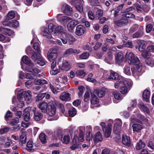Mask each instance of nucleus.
Here are the masks:
<instances>
[{"label": "nucleus", "instance_id": "55", "mask_svg": "<svg viewBox=\"0 0 154 154\" xmlns=\"http://www.w3.org/2000/svg\"><path fill=\"white\" fill-rule=\"evenodd\" d=\"M6 39V42H9L11 40V39L8 37H6L5 36L0 33V41H3Z\"/></svg>", "mask_w": 154, "mask_h": 154}, {"label": "nucleus", "instance_id": "58", "mask_svg": "<svg viewBox=\"0 0 154 154\" xmlns=\"http://www.w3.org/2000/svg\"><path fill=\"white\" fill-rule=\"evenodd\" d=\"M33 47L34 49L38 52H39L40 51V47L39 43L37 42H35L34 43Z\"/></svg>", "mask_w": 154, "mask_h": 154}, {"label": "nucleus", "instance_id": "64", "mask_svg": "<svg viewBox=\"0 0 154 154\" xmlns=\"http://www.w3.org/2000/svg\"><path fill=\"white\" fill-rule=\"evenodd\" d=\"M137 116L141 120L146 122L148 121V119L146 118L145 117L143 116L140 114H138L137 115Z\"/></svg>", "mask_w": 154, "mask_h": 154}, {"label": "nucleus", "instance_id": "12", "mask_svg": "<svg viewBox=\"0 0 154 154\" xmlns=\"http://www.w3.org/2000/svg\"><path fill=\"white\" fill-rule=\"evenodd\" d=\"M79 23L78 21L73 20H72L69 22L67 26V27L68 30L70 32L73 31L75 26Z\"/></svg>", "mask_w": 154, "mask_h": 154}, {"label": "nucleus", "instance_id": "50", "mask_svg": "<svg viewBox=\"0 0 154 154\" xmlns=\"http://www.w3.org/2000/svg\"><path fill=\"white\" fill-rule=\"evenodd\" d=\"M24 120L26 122H28L30 120V113L28 111L25 112L23 114Z\"/></svg>", "mask_w": 154, "mask_h": 154}, {"label": "nucleus", "instance_id": "59", "mask_svg": "<svg viewBox=\"0 0 154 154\" xmlns=\"http://www.w3.org/2000/svg\"><path fill=\"white\" fill-rule=\"evenodd\" d=\"M79 92L78 93V95L79 97H81L84 91L85 90V88L82 86L79 87Z\"/></svg>", "mask_w": 154, "mask_h": 154}, {"label": "nucleus", "instance_id": "34", "mask_svg": "<svg viewBox=\"0 0 154 154\" xmlns=\"http://www.w3.org/2000/svg\"><path fill=\"white\" fill-rule=\"evenodd\" d=\"M145 143L141 140H140L137 143L135 148L137 150H140L145 146Z\"/></svg>", "mask_w": 154, "mask_h": 154}, {"label": "nucleus", "instance_id": "19", "mask_svg": "<svg viewBox=\"0 0 154 154\" xmlns=\"http://www.w3.org/2000/svg\"><path fill=\"white\" fill-rule=\"evenodd\" d=\"M133 130L134 133H139L143 128V126L141 124H134L132 125Z\"/></svg>", "mask_w": 154, "mask_h": 154}, {"label": "nucleus", "instance_id": "9", "mask_svg": "<svg viewBox=\"0 0 154 154\" xmlns=\"http://www.w3.org/2000/svg\"><path fill=\"white\" fill-rule=\"evenodd\" d=\"M117 121V122L115 124L113 131L116 134H120L122 122L120 119H118Z\"/></svg>", "mask_w": 154, "mask_h": 154}, {"label": "nucleus", "instance_id": "3", "mask_svg": "<svg viewBox=\"0 0 154 154\" xmlns=\"http://www.w3.org/2000/svg\"><path fill=\"white\" fill-rule=\"evenodd\" d=\"M100 125L101 126L104 136L106 137H109L111 134L112 130V125L110 123L106 126L104 122H101Z\"/></svg>", "mask_w": 154, "mask_h": 154}, {"label": "nucleus", "instance_id": "62", "mask_svg": "<svg viewBox=\"0 0 154 154\" xmlns=\"http://www.w3.org/2000/svg\"><path fill=\"white\" fill-rule=\"evenodd\" d=\"M11 26L13 27H17L19 26V22L16 20H12L11 21Z\"/></svg>", "mask_w": 154, "mask_h": 154}, {"label": "nucleus", "instance_id": "32", "mask_svg": "<svg viewBox=\"0 0 154 154\" xmlns=\"http://www.w3.org/2000/svg\"><path fill=\"white\" fill-rule=\"evenodd\" d=\"M82 0H75V6L77 10H82L83 7L82 5Z\"/></svg>", "mask_w": 154, "mask_h": 154}, {"label": "nucleus", "instance_id": "30", "mask_svg": "<svg viewBox=\"0 0 154 154\" xmlns=\"http://www.w3.org/2000/svg\"><path fill=\"white\" fill-rule=\"evenodd\" d=\"M63 35V37L65 36L66 38H61V40L63 44H66L67 43V41L69 40L70 38H72V36L67 33H64Z\"/></svg>", "mask_w": 154, "mask_h": 154}, {"label": "nucleus", "instance_id": "8", "mask_svg": "<svg viewBox=\"0 0 154 154\" xmlns=\"http://www.w3.org/2000/svg\"><path fill=\"white\" fill-rule=\"evenodd\" d=\"M56 108L54 104L52 103H49V106L47 109V113L50 116H54L56 113Z\"/></svg>", "mask_w": 154, "mask_h": 154}, {"label": "nucleus", "instance_id": "16", "mask_svg": "<svg viewBox=\"0 0 154 154\" xmlns=\"http://www.w3.org/2000/svg\"><path fill=\"white\" fill-rule=\"evenodd\" d=\"M52 62L51 65L52 70L50 71V73L52 75H56L60 72V70L58 69H56V62L55 61Z\"/></svg>", "mask_w": 154, "mask_h": 154}, {"label": "nucleus", "instance_id": "2", "mask_svg": "<svg viewBox=\"0 0 154 154\" xmlns=\"http://www.w3.org/2000/svg\"><path fill=\"white\" fill-rule=\"evenodd\" d=\"M125 57L130 65L137 66L141 64L139 58L132 52L126 53Z\"/></svg>", "mask_w": 154, "mask_h": 154}, {"label": "nucleus", "instance_id": "31", "mask_svg": "<svg viewBox=\"0 0 154 154\" xmlns=\"http://www.w3.org/2000/svg\"><path fill=\"white\" fill-rule=\"evenodd\" d=\"M70 68L69 63L66 60L63 61L61 69L66 70H68Z\"/></svg>", "mask_w": 154, "mask_h": 154}, {"label": "nucleus", "instance_id": "39", "mask_svg": "<svg viewBox=\"0 0 154 154\" xmlns=\"http://www.w3.org/2000/svg\"><path fill=\"white\" fill-rule=\"evenodd\" d=\"M89 53L88 52H85L78 55L79 59H86L89 57Z\"/></svg>", "mask_w": 154, "mask_h": 154}, {"label": "nucleus", "instance_id": "22", "mask_svg": "<svg viewBox=\"0 0 154 154\" xmlns=\"http://www.w3.org/2000/svg\"><path fill=\"white\" fill-rule=\"evenodd\" d=\"M78 138L75 136V138H73L72 141V145L70 147V148L72 150H75L79 148V140Z\"/></svg>", "mask_w": 154, "mask_h": 154}, {"label": "nucleus", "instance_id": "35", "mask_svg": "<svg viewBox=\"0 0 154 154\" xmlns=\"http://www.w3.org/2000/svg\"><path fill=\"white\" fill-rule=\"evenodd\" d=\"M57 33H63V35L64 33H66L63 28L61 26H58L55 28L54 30H53V34H55Z\"/></svg>", "mask_w": 154, "mask_h": 154}, {"label": "nucleus", "instance_id": "53", "mask_svg": "<svg viewBox=\"0 0 154 154\" xmlns=\"http://www.w3.org/2000/svg\"><path fill=\"white\" fill-rule=\"evenodd\" d=\"M140 26L136 24H135L133 25L131 27L129 30L130 32L132 33L134 32H135L138 29V30H139V27Z\"/></svg>", "mask_w": 154, "mask_h": 154}, {"label": "nucleus", "instance_id": "13", "mask_svg": "<svg viewBox=\"0 0 154 154\" xmlns=\"http://www.w3.org/2000/svg\"><path fill=\"white\" fill-rule=\"evenodd\" d=\"M62 14H59L57 15L58 21L62 23H64L71 20L72 18L70 17L63 16L61 17Z\"/></svg>", "mask_w": 154, "mask_h": 154}, {"label": "nucleus", "instance_id": "29", "mask_svg": "<svg viewBox=\"0 0 154 154\" xmlns=\"http://www.w3.org/2000/svg\"><path fill=\"white\" fill-rule=\"evenodd\" d=\"M139 108L145 114H148L149 112V109L143 103L140 104Z\"/></svg>", "mask_w": 154, "mask_h": 154}, {"label": "nucleus", "instance_id": "61", "mask_svg": "<svg viewBox=\"0 0 154 154\" xmlns=\"http://www.w3.org/2000/svg\"><path fill=\"white\" fill-rule=\"evenodd\" d=\"M45 96V94H38L36 97V100L38 101L42 100Z\"/></svg>", "mask_w": 154, "mask_h": 154}, {"label": "nucleus", "instance_id": "1", "mask_svg": "<svg viewBox=\"0 0 154 154\" xmlns=\"http://www.w3.org/2000/svg\"><path fill=\"white\" fill-rule=\"evenodd\" d=\"M22 60L24 63L29 65L25 68V70L26 71L32 73L34 72L35 73H37L40 72L39 70L33 66V63L27 56H23L22 58Z\"/></svg>", "mask_w": 154, "mask_h": 154}, {"label": "nucleus", "instance_id": "36", "mask_svg": "<svg viewBox=\"0 0 154 154\" xmlns=\"http://www.w3.org/2000/svg\"><path fill=\"white\" fill-rule=\"evenodd\" d=\"M26 149L28 151L33 152L34 150L32 148L33 146V142L32 140H29L27 143Z\"/></svg>", "mask_w": 154, "mask_h": 154}, {"label": "nucleus", "instance_id": "49", "mask_svg": "<svg viewBox=\"0 0 154 154\" xmlns=\"http://www.w3.org/2000/svg\"><path fill=\"white\" fill-rule=\"evenodd\" d=\"M146 63L148 65L152 67L154 66V59L148 58L145 61Z\"/></svg>", "mask_w": 154, "mask_h": 154}, {"label": "nucleus", "instance_id": "4", "mask_svg": "<svg viewBox=\"0 0 154 154\" xmlns=\"http://www.w3.org/2000/svg\"><path fill=\"white\" fill-rule=\"evenodd\" d=\"M108 79H112L119 81L120 83L123 82L124 83H127V80L122 76L119 75V74L112 71H111L110 76L107 78Z\"/></svg>", "mask_w": 154, "mask_h": 154}, {"label": "nucleus", "instance_id": "11", "mask_svg": "<svg viewBox=\"0 0 154 154\" xmlns=\"http://www.w3.org/2000/svg\"><path fill=\"white\" fill-rule=\"evenodd\" d=\"M120 84H122V85L120 88V91L123 94H127L128 92V88L129 87V83L127 81V83H124L123 82L120 83Z\"/></svg>", "mask_w": 154, "mask_h": 154}, {"label": "nucleus", "instance_id": "42", "mask_svg": "<svg viewBox=\"0 0 154 154\" xmlns=\"http://www.w3.org/2000/svg\"><path fill=\"white\" fill-rule=\"evenodd\" d=\"M122 16L128 18H132L134 17L133 14L130 12H125V11H124V13L122 14Z\"/></svg>", "mask_w": 154, "mask_h": 154}, {"label": "nucleus", "instance_id": "20", "mask_svg": "<svg viewBox=\"0 0 154 154\" xmlns=\"http://www.w3.org/2000/svg\"><path fill=\"white\" fill-rule=\"evenodd\" d=\"M115 57L116 62L118 63H120L123 60L124 55L122 53H116L115 54Z\"/></svg>", "mask_w": 154, "mask_h": 154}, {"label": "nucleus", "instance_id": "23", "mask_svg": "<svg viewBox=\"0 0 154 154\" xmlns=\"http://www.w3.org/2000/svg\"><path fill=\"white\" fill-rule=\"evenodd\" d=\"M24 98L26 103H29L31 102L32 101L31 99V92L29 91L25 92Z\"/></svg>", "mask_w": 154, "mask_h": 154}, {"label": "nucleus", "instance_id": "33", "mask_svg": "<svg viewBox=\"0 0 154 154\" xmlns=\"http://www.w3.org/2000/svg\"><path fill=\"white\" fill-rule=\"evenodd\" d=\"M150 95V92L148 90H146L144 91L143 94V97L144 100L146 102L149 101Z\"/></svg>", "mask_w": 154, "mask_h": 154}, {"label": "nucleus", "instance_id": "63", "mask_svg": "<svg viewBox=\"0 0 154 154\" xmlns=\"http://www.w3.org/2000/svg\"><path fill=\"white\" fill-rule=\"evenodd\" d=\"M19 122V119L17 118H15L11 122L10 124L13 126L18 124Z\"/></svg>", "mask_w": 154, "mask_h": 154}, {"label": "nucleus", "instance_id": "43", "mask_svg": "<svg viewBox=\"0 0 154 154\" xmlns=\"http://www.w3.org/2000/svg\"><path fill=\"white\" fill-rule=\"evenodd\" d=\"M75 74L77 76L82 78L85 76L86 74L83 70H78L76 72Z\"/></svg>", "mask_w": 154, "mask_h": 154}, {"label": "nucleus", "instance_id": "6", "mask_svg": "<svg viewBox=\"0 0 154 154\" xmlns=\"http://www.w3.org/2000/svg\"><path fill=\"white\" fill-rule=\"evenodd\" d=\"M58 53L56 49H50L47 53V57L51 62L56 61L58 56Z\"/></svg>", "mask_w": 154, "mask_h": 154}, {"label": "nucleus", "instance_id": "10", "mask_svg": "<svg viewBox=\"0 0 154 154\" xmlns=\"http://www.w3.org/2000/svg\"><path fill=\"white\" fill-rule=\"evenodd\" d=\"M85 31L86 29L85 27L84 26L80 25L77 26L75 33L78 36H81L85 33Z\"/></svg>", "mask_w": 154, "mask_h": 154}, {"label": "nucleus", "instance_id": "57", "mask_svg": "<svg viewBox=\"0 0 154 154\" xmlns=\"http://www.w3.org/2000/svg\"><path fill=\"white\" fill-rule=\"evenodd\" d=\"M92 138V135L91 132H87L85 137L86 140L88 141H90L91 140Z\"/></svg>", "mask_w": 154, "mask_h": 154}, {"label": "nucleus", "instance_id": "7", "mask_svg": "<svg viewBox=\"0 0 154 154\" xmlns=\"http://www.w3.org/2000/svg\"><path fill=\"white\" fill-rule=\"evenodd\" d=\"M54 27V26L53 24H49L48 25V29L47 30L45 29L42 32L43 35L47 38H51V34H53Z\"/></svg>", "mask_w": 154, "mask_h": 154}, {"label": "nucleus", "instance_id": "45", "mask_svg": "<svg viewBox=\"0 0 154 154\" xmlns=\"http://www.w3.org/2000/svg\"><path fill=\"white\" fill-rule=\"evenodd\" d=\"M62 142L65 144H68L70 141V137L69 135H65L61 139Z\"/></svg>", "mask_w": 154, "mask_h": 154}, {"label": "nucleus", "instance_id": "52", "mask_svg": "<svg viewBox=\"0 0 154 154\" xmlns=\"http://www.w3.org/2000/svg\"><path fill=\"white\" fill-rule=\"evenodd\" d=\"M15 14L14 11H11L9 12L7 14V19L10 20L13 18L15 16Z\"/></svg>", "mask_w": 154, "mask_h": 154}, {"label": "nucleus", "instance_id": "40", "mask_svg": "<svg viewBox=\"0 0 154 154\" xmlns=\"http://www.w3.org/2000/svg\"><path fill=\"white\" fill-rule=\"evenodd\" d=\"M26 132H24L22 133V135L20 137V141L22 144H25L26 142Z\"/></svg>", "mask_w": 154, "mask_h": 154}, {"label": "nucleus", "instance_id": "17", "mask_svg": "<svg viewBox=\"0 0 154 154\" xmlns=\"http://www.w3.org/2000/svg\"><path fill=\"white\" fill-rule=\"evenodd\" d=\"M60 99L63 101L69 100L70 99V95L68 93L63 92L60 95Z\"/></svg>", "mask_w": 154, "mask_h": 154}, {"label": "nucleus", "instance_id": "60", "mask_svg": "<svg viewBox=\"0 0 154 154\" xmlns=\"http://www.w3.org/2000/svg\"><path fill=\"white\" fill-rule=\"evenodd\" d=\"M124 11L122 10H115L114 12V16L116 17L118 16H122V14H123Z\"/></svg>", "mask_w": 154, "mask_h": 154}, {"label": "nucleus", "instance_id": "44", "mask_svg": "<svg viewBox=\"0 0 154 154\" xmlns=\"http://www.w3.org/2000/svg\"><path fill=\"white\" fill-rule=\"evenodd\" d=\"M75 136L78 138L79 143L80 142H82L84 140V134L82 131H80L79 134V137H78L77 135H75L73 138H75Z\"/></svg>", "mask_w": 154, "mask_h": 154}, {"label": "nucleus", "instance_id": "38", "mask_svg": "<svg viewBox=\"0 0 154 154\" xmlns=\"http://www.w3.org/2000/svg\"><path fill=\"white\" fill-rule=\"evenodd\" d=\"M39 138L42 143L45 144L46 143V136L44 133H41L39 135Z\"/></svg>", "mask_w": 154, "mask_h": 154}, {"label": "nucleus", "instance_id": "54", "mask_svg": "<svg viewBox=\"0 0 154 154\" xmlns=\"http://www.w3.org/2000/svg\"><path fill=\"white\" fill-rule=\"evenodd\" d=\"M13 33V32L11 31L10 29L7 28H5L4 32H3V34H7L8 35H11Z\"/></svg>", "mask_w": 154, "mask_h": 154}, {"label": "nucleus", "instance_id": "15", "mask_svg": "<svg viewBox=\"0 0 154 154\" xmlns=\"http://www.w3.org/2000/svg\"><path fill=\"white\" fill-rule=\"evenodd\" d=\"M137 43L138 46L139 50L140 51H143L147 45L146 42L143 40H139Z\"/></svg>", "mask_w": 154, "mask_h": 154}, {"label": "nucleus", "instance_id": "14", "mask_svg": "<svg viewBox=\"0 0 154 154\" xmlns=\"http://www.w3.org/2000/svg\"><path fill=\"white\" fill-rule=\"evenodd\" d=\"M48 106L49 103L48 104L45 102L40 103L38 105L39 108L42 112L44 113L47 112Z\"/></svg>", "mask_w": 154, "mask_h": 154}, {"label": "nucleus", "instance_id": "24", "mask_svg": "<svg viewBox=\"0 0 154 154\" xmlns=\"http://www.w3.org/2000/svg\"><path fill=\"white\" fill-rule=\"evenodd\" d=\"M139 30L138 31L136 32L133 35V38H139L142 37L143 35V27L142 26H140L139 27Z\"/></svg>", "mask_w": 154, "mask_h": 154}, {"label": "nucleus", "instance_id": "5", "mask_svg": "<svg viewBox=\"0 0 154 154\" xmlns=\"http://www.w3.org/2000/svg\"><path fill=\"white\" fill-rule=\"evenodd\" d=\"M142 66L141 64L136 66L135 68L133 67L131 68V71L133 75L136 79H139V77L143 73V71L142 70Z\"/></svg>", "mask_w": 154, "mask_h": 154}, {"label": "nucleus", "instance_id": "48", "mask_svg": "<svg viewBox=\"0 0 154 154\" xmlns=\"http://www.w3.org/2000/svg\"><path fill=\"white\" fill-rule=\"evenodd\" d=\"M112 94L114 98L116 99L120 100L122 98L121 94L118 91H114L112 92Z\"/></svg>", "mask_w": 154, "mask_h": 154}, {"label": "nucleus", "instance_id": "46", "mask_svg": "<svg viewBox=\"0 0 154 154\" xmlns=\"http://www.w3.org/2000/svg\"><path fill=\"white\" fill-rule=\"evenodd\" d=\"M76 114V111L74 108L72 107L70 108L69 110V116L72 117L74 116Z\"/></svg>", "mask_w": 154, "mask_h": 154}, {"label": "nucleus", "instance_id": "21", "mask_svg": "<svg viewBox=\"0 0 154 154\" xmlns=\"http://www.w3.org/2000/svg\"><path fill=\"white\" fill-rule=\"evenodd\" d=\"M102 140L101 134L100 132H97L94 135L93 138V140L94 143H97L99 141H101Z\"/></svg>", "mask_w": 154, "mask_h": 154}, {"label": "nucleus", "instance_id": "26", "mask_svg": "<svg viewBox=\"0 0 154 154\" xmlns=\"http://www.w3.org/2000/svg\"><path fill=\"white\" fill-rule=\"evenodd\" d=\"M79 53V52L76 50L72 48H70L67 50L64 53V56L69 55L72 54H78Z\"/></svg>", "mask_w": 154, "mask_h": 154}, {"label": "nucleus", "instance_id": "18", "mask_svg": "<svg viewBox=\"0 0 154 154\" xmlns=\"http://www.w3.org/2000/svg\"><path fill=\"white\" fill-rule=\"evenodd\" d=\"M114 22L115 24L119 26H122L128 23V20H127L122 18L118 20H114Z\"/></svg>", "mask_w": 154, "mask_h": 154}, {"label": "nucleus", "instance_id": "37", "mask_svg": "<svg viewBox=\"0 0 154 154\" xmlns=\"http://www.w3.org/2000/svg\"><path fill=\"white\" fill-rule=\"evenodd\" d=\"M94 92L99 97H102L105 94L104 91L102 90L96 89Z\"/></svg>", "mask_w": 154, "mask_h": 154}, {"label": "nucleus", "instance_id": "51", "mask_svg": "<svg viewBox=\"0 0 154 154\" xmlns=\"http://www.w3.org/2000/svg\"><path fill=\"white\" fill-rule=\"evenodd\" d=\"M36 61L37 64L41 66H43L45 64V60L42 57Z\"/></svg>", "mask_w": 154, "mask_h": 154}, {"label": "nucleus", "instance_id": "56", "mask_svg": "<svg viewBox=\"0 0 154 154\" xmlns=\"http://www.w3.org/2000/svg\"><path fill=\"white\" fill-rule=\"evenodd\" d=\"M90 99V94L88 91H86L84 97V100L85 102L89 101Z\"/></svg>", "mask_w": 154, "mask_h": 154}, {"label": "nucleus", "instance_id": "47", "mask_svg": "<svg viewBox=\"0 0 154 154\" xmlns=\"http://www.w3.org/2000/svg\"><path fill=\"white\" fill-rule=\"evenodd\" d=\"M42 56L39 53H36L34 52L32 56V58L35 61H36L38 59H39Z\"/></svg>", "mask_w": 154, "mask_h": 154}, {"label": "nucleus", "instance_id": "25", "mask_svg": "<svg viewBox=\"0 0 154 154\" xmlns=\"http://www.w3.org/2000/svg\"><path fill=\"white\" fill-rule=\"evenodd\" d=\"M122 142L125 145L129 146L130 144V137L126 135H123L122 136Z\"/></svg>", "mask_w": 154, "mask_h": 154}, {"label": "nucleus", "instance_id": "27", "mask_svg": "<svg viewBox=\"0 0 154 154\" xmlns=\"http://www.w3.org/2000/svg\"><path fill=\"white\" fill-rule=\"evenodd\" d=\"M91 103L92 104H95L99 103V100L96 95L93 93H91Z\"/></svg>", "mask_w": 154, "mask_h": 154}, {"label": "nucleus", "instance_id": "28", "mask_svg": "<svg viewBox=\"0 0 154 154\" xmlns=\"http://www.w3.org/2000/svg\"><path fill=\"white\" fill-rule=\"evenodd\" d=\"M43 117L42 114L39 111H36L34 112V118L36 121L41 120Z\"/></svg>", "mask_w": 154, "mask_h": 154}, {"label": "nucleus", "instance_id": "41", "mask_svg": "<svg viewBox=\"0 0 154 154\" xmlns=\"http://www.w3.org/2000/svg\"><path fill=\"white\" fill-rule=\"evenodd\" d=\"M124 72L127 75H130L131 74V69L130 66H125L123 69Z\"/></svg>", "mask_w": 154, "mask_h": 154}]
</instances>
